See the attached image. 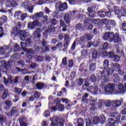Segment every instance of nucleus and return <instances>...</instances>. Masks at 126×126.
Returning a JSON list of instances; mask_svg holds the SVG:
<instances>
[{
  "label": "nucleus",
  "mask_w": 126,
  "mask_h": 126,
  "mask_svg": "<svg viewBox=\"0 0 126 126\" xmlns=\"http://www.w3.org/2000/svg\"><path fill=\"white\" fill-rule=\"evenodd\" d=\"M33 22L34 27L37 26V27H41L42 26V23L39 22L37 20H34Z\"/></svg>",
  "instance_id": "obj_35"
},
{
  "label": "nucleus",
  "mask_w": 126,
  "mask_h": 126,
  "mask_svg": "<svg viewBox=\"0 0 126 126\" xmlns=\"http://www.w3.org/2000/svg\"><path fill=\"white\" fill-rule=\"evenodd\" d=\"M26 17H27V13L23 14L21 15V19L22 21H24Z\"/></svg>",
  "instance_id": "obj_57"
},
{
  "label": "nucleus",
  "mask_w": 126,
  "mask_h": 126,
  "mask_svg": "<svg viewBox=\"0 0 126 126\" xmlns=\"http://www.w3.org/2000/svg\"><path fill=\"white\" fill-rule=\"evenodd\" d=\"M109 23L112 25V26H116V21L113 20H109Z\"/></svg>",
  "instance_id": "obj_64"
},
{
  "label": "nucleus",
  "mask_w": 126,
  "mask_h": 126,
  "mask_svg": "<svg viewBox=\"0 0 126 126\" xmlns=\"http://www.w3.org/2000/svg\"><path fill=\"white\" fill-rule=\"evenodd\" d=\"M103 66L104 69H107L109 67V60L105 59L103 62Z\"/></svg>",
  "instance_id": "obj_24"
},
{
  "label": "nucleus",
  "mask_w": 126,
  "mask_h": 126,
  "mask_svg": "<svg viewBox=\"0 0 126 126\" xmlns=\"http://www.w3.org/2000/svg\"><path fill=\"white\" fill-rule=\"evenodd\" d=\"M111 38H113V32H108L104 34L103 36L104 40H108L111 42Z\"/></svg>",
  "instance_id": "obj_11"
},
{
  "label": "nucleus",
  "mask_w": 126,
  "mask_h": 126,
  "mask_svg": "<svg viewBox=\"0 0 126 126\" xmlns=\"http://www.w3.org/2000/svg\"><path fill=\"white\" fill-rule=\"evenodd\" d=\"M21 46L22 47V49L23 50V51H24L25 52V49H27L26 48V47L27 46V44H26V43L25 44V43L23 42H21Z\"/></svg>",
  "instance_id": "obj_50"
},
{
  "label": "nucleus",
  "mask_w": 126,
  "mask_h": 126,
  "mask_svg": "<svg viewBox=\"0 0 126 126\" xmlns=\"http://www.w3.org/2000/svg\"><path fill=\"white\" fill-rule=\"evenodd\" d=\"M63 38L65 42L63 44V46L66 49H67L68 47V45H69V43H70V38H69V35L66 34L64 35Z\"/></svg>",
  "instance_id": "obj_6"
},
{
  "label": "nucleus",
  "mask_w": 126,
  "mask_h": 126,
  "mask_svg": "<svg viewBox=\"0 0 126 126\" xmlns=\"http://www.w3.org/2000/svg\"><path fill=\"white\" fill-rule=\"evenodd\" d=\"M28 27L29 29H31V30H33V29L35 28V25H34L33 22H29L28 24Z\"/></svg>",
  "instance_id": "obj_25"
},
{
  "label": "nucleus",
  "mask_w": 126,
  "mask_h": 126,
  "mask_svg": "<svg viewBox=\"0 0 126 126\" xmlns=\"http://www.w3.org/2000/svg\"><path fill=\"white\" fill-rule=\"evenodd\" d=\"M114 12H115V14H116L117 15H119L120 14V9L118 8L117 6H114Z\"/></svg>",
  "instance_id": "obj_47"
},
{
  "label": "nucleus",
  "mask_w": 126,
  "mask_h": 126,
  "mask_svg": "<svg viewBox=\"0 0 126 126\" xmlns=\"http://www.w3.org/2000/svg\"><path fill=\"white\" fill-rule=\"evenodd\" d=\"M121 13L122 16H124L126 14V10L124 8H122L121 10Z\"/></svg>",
  "instance_id": "obj_62"
},
{
  "label": "nucleus",
  "mask_w": 126,
  "mask_h": 126,
  "mask_svg": "<svg viewBox=\"0 0 126 126\" xmlns=\"http://www.w3.org/2000/svg\"><path fill=\"white\" fill-rule=\"evenodd\" d=\"M102 23L105 25H107L110 23V20L104 18L101 20Z\"/></svg>",
  "instance_id": "obj_34"
},
{
  "label": "nucleus",
  "mask_w": 126,
  "mask_h": 126,
  "mask_svg": "<svg viewBox=\"0 0 126 126\" xmlns=\"http://www.w3.org/2000/svg\"><path fill=\"white\" fill-rule=\"evenodd\" d=\"M116 86L113 83H109L108 85L105 86L104 90V92L106 94H111L115 91Z\"/></svg>",
  "instance_id": "obj_4"
},
{
  "label": "nucleus",
  "mask_w": 126,
  "mask_h": 126,
  "mask_svg": "<svg viewBox=\"0 0 126 126\" xmlns=\"http://www.w3.org/2000/svg\"><path fill=\"white\" fill-rule=\"evenodd\" d=\"M17 65H20L21 67H23L25 65V63L23 61H19L17 63Z\"/></svg>",
  "instance_id": "obj_36"
},
{
  "label": "nucleus",
  "mask_w": 126,
  "mask_h": 126,
  "mask_svg": "<svg viewBox=\"0 0 126 126\" xmlns=\"http://www.w3.org/2000/svg\"><path fill=\"white\" fill-rule=\"evenodd\" d=\"M98 118L99 123H101V124H103L105 122V121H106V119L105 118V116H104V115H100Z\"/></svg>",
  "instance_id": "obj_30"
},
{
  "label": "nucleus",
  "mask_w": 126,
  "mask_h": 126,
  "mask_svg": "<svg viewBox=\"0 0 126 126\" xmlns=\"http://www.w3.org/2000/svg\"><path fill=\"white\" fill-rule=\"evenodd\" d=\"M118 90L121 93L126 92V82L124 84H119L118 86Z\"/></svg>",
  "instance_id": "obj_10"
},
{
  "label": "nucleus",
  "mask_w": 126,
  "mask_h": 126,
  "mask_svg": "<svg viewBox=\"0 0 126 126\" xmlns=\"http://www.w3.org/2000/svg\"><path fill=\"white\" fill-rule=\"evenodd\" d=\"M7 50H8V46L5 45L3 47L1 46L0 48V54H2V55H4V54L6 53Z\"/></svg>",
  "instance_id": "obj_18"
},
{
  "label": "nucleus",
  "mask_w": 126,
  "mask_h": 126,
  "mask_svg": "<svg viewBox=\"0 0 126 126\" xmlns=\"http://www.w3.org/2000/svg\"><path fill=\"white\" fill-rule=\"evenodd\" d=\"M63 125H64L63 119H60V118L58 117L53 118V121L51 124V126H63Z\"/></svg>",
  "instance_id": "obj_3"
},
{
  "label": "nucleus",
  "mask_w": 126,
  "mask_h": 126,
  "mask_svg": "<svg viewBox=\"0 0 126 126\" xmlns=\"http://www.w3.org/2000/svg\"><path fill=\"white\" fill-rule=\"evenodd\" d=\"M96 69V64L95 63H92L90 66V70L91 71H94Z\"/></svg>",
  "instance_id": "obj_27"
},
{
  "label": "nucleus",
  "mask_w": 126,
  "mask_h": 126,
  "mask_svg": "<svg viewBox=\"0 0 126 126\" xmlns=\"http://www.w3.org/2000/svg\"><path fill=\"white\" fill-rule=\"evenodd\" d=\"M20 59V55L15 54L13 55L11 57V60H19Z\"/></svg>",
  "instance_id": "obj_29"
},
{
  "label": "nucleus",
  "mask_w": 126,
  "mask_h": 126,
  "mask_svg": "<svg viewBox=\"0 0 126 126\" xmlns=\"http://www.w3.org/2000/svg\"><path fill=\"white\" fill-rule=\"evenodd\" d=\"M5 104L6 105V106L4 107V109L5 110H8L11 108V106H12V102H10L9 100H6L5 102Z\"/></svg>",
  "instance_id": "obj_17"
},
{
  "label": "nucleus",
  "mask_w": 126,
  "mask_h": 126,
  "mask_svg": "<svg viewBox=\"0 0 126 126\" xmlns=\"http://www.w3.org/2000/svg\"><path fill=\"white\" fill-rule=\"evenodd\" d=\"M60 22L61 26H62V27H66V25H65V24H64L63 20H60Z\"/></svg>",
  "instance_id": "obj_61"
},
{
  "label": "nucleus",
  "mask_w": 126,
  "mask_h": 126,
  "mask_svg": "<svg viewBox=\"0 0 126 126\" xmlns=\"http://www.w3.org/2000/svg\"><path fill=\"white\" fill-rule=\"evenodd\" d=\"M25 52H27L28 54H32V55H34V54H35V52L32 49H25Z\"/></svg>",
  "instance_id": "obj_33"
},
{
  "label": "nucleus",
  "mask_w": 126,
  "mask_h": 126,
  "mask_svg": "<svg viewBox=\"0 0 126 126\" xmlns=\"http://www.w3.org/2000/svg\"><path fill=\"white\" fill-rule=\"evenodd\" d=\"M6 19H7L6 16H3L0 17V26H1L6 21Z\"/></svg>",
  "instance_id": "obj_20"
},
{
  "label": "nucleus",
  "mask_w": 126,
  "mask_h": 126,
  "mask_svg": "<svg viewBox=\"0 0 126 126\" xmlns=\"http://www.w3.org/2000/svg\"><path fill=\"white\" fill-rule=\"evenodd\" d=\"M36 87L38 90H41L44 87V84L43 83L37 82L36 84Z\"/></svg>",
  "instance_id": "obj_21"
},
{
  "label": "nucleus",
  "mask_w": 126,
  "mask_h": 126,
  "mask_svg": "<svg viewBox=\"0 0 126 126\" xmlns=\"http://www.w3.org/2000/svg\"><path fill=\"white\" fill-rule=\"evenodd\" d=\"M88 11L89 12V16L90 18L93 19V17L95 16V11L93 10V8L92 7H89L88 8Z\"/></svg>",
  "instance_id": "obj_13"
},
{
  "label": "nucleus",
  "mask_w": 126,
  "mask_h": 126,
  "mask_svg": "<svg viewBox=\"0 0 126 126\" xmlns=\"http://www.w3.org/2000/svg\"><path fill=\"white\" fill-rule=\"evenodd\" d=\"M10 115L11 116H14V117H17L18 116V109L16 108V107L14 106L12 108Z\"/></svg>",
  "instance_id": "obj_12"
},
{
  "label": "nucleus",
  "mask_w": 126,
  "mask_h": 126,
  "mask_svg": "<svg viewBox=\"0 0 126 126\" xmlns=\"http://www.w3.org/2000/svg\"><path fill=\"white\" fill-rule=\"evenodd\" d=\"M107 57H110L111 59L114 58L115 57V55L114 54V52L113 51H110L107 53Z\"/></svg>",
  "instance_id": "obj_45"
},
{
  "label": "nucleus",
  "mask_w": 126,
  "mask_h": 126,
  "mask_svg": "<svg viewBox=\"0 0 126 126\" xmlns=\"http://www.w3.org/2000/svg\"><path fill=\"white\" fill-rule=\"evenodd\" d=\"M6 7H11V2L10 0H7V2L6 3Z\"/></svg>",
  "instance_id": "obj_58"
},
{
  "label": "nucleus",
  "mask_w": 126,
  "mask_h": 126,
  "mask_svg": "<svg viewBox=\"0 0 126 126\" xmlns=\"http://www.w3.org/2000/svg\"><path fill=\"white\" fill-rule=\"evenodd\" d=\"M113 67L114 69H121V65L118 63H116L113 64Z\"/></svg>",
  "instance_id": "obj_39"
},
{
  "label": "nucleus",
  "mask_w": 126,
  "mask_h": 126,
  "mask_svg": "<svg viewBox=\"0 0 126 126\" xmlns=\"http://www.w3.org/2000/svg\"><path fill=\"white\" fill-rule=\"evenodd\" d=\"M25 4V7L31 13H32L33 12V6H29L28 5L25 4V2L24 3Z\"/></svg>",
  "instance_id": "obj_23"
},
{
  "label": "nucleus",
  "mask_w": 126,
  "mask_h": 126,
  "mask_svg": "<svg viewBox=\"0 0 126 126\" xmlns=\"http://www.w3.org/2000/svg\"><path fill=\"white\" fill-rule=\"evenodd\" d=\"M98 15L101 18H104L106 16V12L104 11H98Z\"/></svg>",
  "instance_id": "obj_31"
},
{
  "label": "nucleus",
  "mask_w": 126,
  "mask_h": 126,
  "mask_svg": "<svg viewBox=\"0 0 126 126\" xmlns=\"http://www.w3.org/2000/svg\"><path fill=\"white\" fill-rule=\"evenodd\" d=\"M14 91L16 93H17L18 94H20L22 91V89L18 88H15L14 89Z\"/></svg>",
  "instance_id": "obj_51"
},
{
  "label": "nucleus",
  "mask_w": 126,
  "mask_h": 126,
  "mask_svg": "<svg viewBox=\"0 0 126 126\" xmlns=\"http://www.w3.org/2000/svg\"><path fill=\"white\" fill-rule=\"evenodd\" d=\"M96 102H97V98H94L93 99L91 100L90 104L92 106H94L95 104L96 103Z\"/></svg>",
  "instance_id": "obj_43"
},
{
  "label": "nucleus",
  "mask_w": 126,
  "mask_h": 126,
  "mask_svg": "<svg viewBox=\"0 0 126 126\" xmlns=\"http://www.w3.org/2000/svg\"><path fill=\"white\" fill-rule=\"evenodd\" d=\"M64 20L67 23V24H69L70 21H69V15L68 13H66L64 16Z\"/></svg>",
  "instance_id": "obj_22"
},
{
  "label": "nucleus",
  "mask_w": 126,
  "mask_h": 126,
  "mask_svg": "<svg viewBox=\"0 0 126 126\" xmlns=\"http://www.w3.org/2000/svg\"><path fill=\"white\" fill-rule=\"evenodd\" d=\"M114 61L116 62H120V57L118 55H114Z\"/></svg>",
  "instance_id": "obj_60"
},
{
  "label": "nucleus",
  "mask_w": 126,
  "mask_h": 126,
  "mask_svg": "<svg viewBox=\"0 0 126 126\" xmlns=\"http://www.w3.org/2000/svg\"><path fill=\"white\" fill-rule=\"evenodd\" d=\"M49 50L50 48L46 45L43 46L41 48V51H42V52H49Z\"/></svg>",
  "instance_id": "obj_40"
},
{
  "label": "nucleus",
  "mask_w": 126,
  "mask_h": 126,
  "mask_svg": "<svg viewBox=\"0 0 126 126\" xmlns=\"http://www.w3.org/2000/svg\"><path fill=\"white\" fill-rule=\"evenodd\" d=\"M96 76L94 75H91L90 76V80L92 82H95L96 81Z\"/></svg>",
  "instance_id": "obj_48"
},
{
  "label": "nucleus",
  "mask_w": 126,
  "mask_h": 126,
  "mask_svg": "<svg viewBox=\"0 0 126 126\" xmlns=\"http://www.w3.org/2000/svg\"><path fill=\"white\" fill-rule=\"evenodd\" d=\"M43 15H44V12H43L36 13L32 16V19H37L38 17H42Z\"/></svg>",
  "instance_id": "obj_19"
},
{
  "label": "nucleus",
  "mask_w": 126,
  "mask_h": 126,
  "mask_svg": "<svg viewBox=\"0 0 126 126\" xmlns=\"http://www.w3.org/2000/svg\"><path fill=\"white\" fill-rule=\"evenodd\" d=\"M91 19H92L91 18H90V19H88V18H85L84 21L85 23H88L89 24V23L92 22V20H91Z\"/></svg>",
  "instance_id": "obj_53"
},
{
  "label": "nucleus",
  "mask_w": 126,
  "mask_h": 126,
  "mask_svg": "<svg viewBox=\"0 0 126 126\" xmlns=\"http://www.w3.org/2000/svg\"><path fill=\"white\" fill-rule=\"evenodd\" d=\"M113 118H114L116 120L113 118H109L108 119V124L107 126H115L116 125H119L120 122L121 114L118 113H114L112 115Z\"/></svg>",
  "instance_id": "obj_2"
},
{
  "label": "nucleus",
  "mask_w": 126,
  "mask_h": 126,
  "mask_svg": "<svg viewBox=\"0 0 126 126\" xmlns=\"http://www.w3.org/2000/svg\"><path fill=\"white\" fill-rule=\"evenodd\" d=\"M98 106L99 108H101L103 106H105V101L103 100H99V102L98 103Z\"/></svg>",
  "instance_id": "obj_37"
},
{
  "label": "nucleus",
  "mask_w": 126,
  "mask_h": 126,
  "mask_svg": "<svg viewBox=\"0 0 126 126\" xmlns=\"http://www.w3.org/2000/svg\"><path fill=\"white\" fill-rule=\"evenodd\" d=\"M64 110V106L63 105L60 104L58 106V110L59 111H63Z\"/></svg>",
  "instance_id": "obj_55"
},
{
  "label": "nucleus",
  "mask_w": 126,
  "mask_h": 126,
  "mask_svg": "<svg viewBox=\"0 0 126 126\" xmlns=\"http://www.w3.org/2000/svg\"><path fill=\"white\" fill-rule=\"evenodd\" d=\"M112 38L110 40V42H113V43H119L120 42V36L119 35V33H116L114 34V32H112Z\"/></svg>",
  "instance_id": "obj_8"
},
{
  "label": "nucleus",
  "mask_w": 126,
  "mask_h": 126,
  "mask_svg": "<svg viewBox=\"0 0 126 126\" xmlns=\"http://www.w3.org/2000/svg\"><path fill=\"white\" fill-rule=\"evenodd\" d=\"M123 100H113L111 102V106L112 107H120L122 105Z\"/></svg>",
  "instance_id": "obj_14"
},
{
  "label": "nucleus",
  "mask_w": 126,
  "mask_h": 126,
  "mask_svg": "<svg viewBox=\"0 0 126 126\" xmlns=\"http://www.w3.org/2000/svg\"><path fill=\"white\" fill-rule=\"evenodd\" d=\"M94 92H93L92 94H94V95H97L98 94V86H95L94 88Z\"/></svg>",
  "instance_id": "obj_44"
},
{
  "label": "nucleus",
  "mask_w": 126,
  "mask_h": 126,
  "mask_svg": "<svg viewBox=\"0 0 126 126\" xmlns=\"http://www.w3.org/2000/svg\"><path fill=\"white\" fill-rule=\"evenodd\" d=\"M86 37L87 40L89 41L90 40H91L93 38V35L91 34L88 33L86 35Z\"/></svg>",
  "instance_id": "obj_49"
},
{
  "label": "nucleus",
  "mask_w": 126,
  "mask_h": 126,
  "mask_svg": "<svg viewBox=\"0 0 126 126\" xmlns=\"http://www.w3.org/2000/svg\"><path fill=\"white\" fill-rule=\"evenodd\" d=\"M20 29L18 28L17 27H15L13 28L12 33L15 34V35H19L21 41H25L26 37L29 36V33L25 31L22 30L20 31Z\"/></svg>",
  "instance_id": "obj_1"
},
{
  "label": "nucleus",
  "mask_w": 126,
  "mask_h": 126,
  "mask_svg": "<svg viewBox=\"0 0 126 126\" xmlns=\"http://www.w3.org/2000/svg\"><path fill=\"white\" fill-rule=\"evenodd\" d=\"M60 2H57L56 3V6H58L59 11H63L65 9H67V3L64 2L63 4H60Z\"/></svg>",
  "instance_id": "obj_5"
},
{
  "label": "nucleus",
  "mask_w": 126,
  "mask_h": 126,
  "mask_svg": "<svg viewBox=\"0 0 126 126\" xmlns=\"http://www.w3.org/2000/svg\"><path fill=\"white\" fill-rule=\"evenodd\" d=\"M33 96L35 99H38L41 96V93H39V92H35Z\"/></svg>",
  "instance_id": "obj_41"
},
{
  "label": "nucleus",
  "mask_w": 126,
  "mask_h": 126,
  "mask_svg": "<svg viewBox=\"0 0 126 126\" xmlns=\"http://www.w3.org/2000/svg\"><path fill=\"white\" fill-rule=\"evenodd\" d=\"M50 115H51V113H50V111H45L43 114V116L45 118H47V117H49Z\"/></svg>",
  "instance_id": "obj_56"
},
{
  "label": "nucleus",
  "mask_w": 126,
  "mask_h": 126,
  "mask_svg": "<svg viewBox=\"0 0 126 126\" xmlns=\"http://www.w3.org/2000/svg\"><path fill=\"white\" fill-rule=\"evenodd\" d=\"M41 33H42V29L38 28L36 31L33 32L32 35L35 38L40 39L41 38Z\"/></svg>",
  "instance_id": "obj_9"
},
{
  "label": "nucleus",
  "mask_w": 126,
  "mask_h": 126,
  "mask_svg": "<svg viewBox=\"0 0 126 126\" xmlns=\"http://www.w3.org/2000/svg\"><path fill=\"white\" fill-rule=\"evenodd\" d=\"M86 122L87 126H93V125L91 124V122H90V119L89 118H87Z\"/></svg>",
  "instance_id": "obj_52"
},
{
  "label": "nucleus",
  "mask_w": 126,
  "mask_h": 126,
  "mask_svg": "<svg viewBox=\"0 0 126 126\" xmlns=\"http://www.w3.org/2000/svg\"><path fill=\"white\" fill-rule=\"evenodd\" d=\"M114 73V69L112 68H109L108 69L107 71L105 69H104L103 71L101 72V74L102 76H106V75H112Z\"/></svg>",
  "instance_id": "obj_7"
},
{
  "label": "nucleus",
  "mask_w": 126,
  "mask_h": 126,
  "mask_svg": "<svg viewBox=\"0 0 126 126\" xmlns=\"http://www.w3.org/2000/svg\"><path fill=\"white\" fill-rule=\"evenodd\" d=\"M102 55L103 58H107V57H108V53L106 51H103Z\"/></svg>",
  "instance_id": "obj_63"
},
{
  "label": "nucleus",
  "mask_w": 126,
  "mask_h": 126,
  "mask_svg": "<svg viewBox=\"0 0 126 126\" xmlns=\"http://www.w3.org/2000/svg\"><path fill=\"white\" fill-rule=\"evenodd\" d=\"M93 123L94 125H98L100 122L99 121V118L97 117H94V118Z\"/></svg>",
  "instance_id": "obj_38"
},
{
  "label": "nucleus",
  "mask_w": 126,
  "mask_h": 126,
  "mask_svg": "<svg viewBox=\"0 0 126 126\" xmlns=\"http://www.w3.org/2000/svg\"><path fill=\"white\" fill-rule=\"evenodd\" d=\"M4 121H5V117L3 116V115L0 114V122L1 123H4Z\"/></svg>",
  "instance_id": "obj_54"
},
{
  "label": "nucleus",
  "mask_w": 126,
  "mask_h": 126,
  "mask_svg": "<svg viewBox=\"0 0 126 126\" xmlns=\"http://www.w3.org/2000/svg\"><path fill=\"white\" fill-rule=\"evenodd\" d=\"M31 67L33 69H35L36 67H37V63H32L31 64Z\"/></svg>",
  "instance_id": "obj_59"
},
{
  "label": "nucleus",
  "mask_w": 126,
  "mask_h": 126,
  "mask_svg": "<svg viewBox=\"0 0 126 126\" xmlns=\"http://www.w3.org/2000/svg\"><path fill=\"white\" fill-rule=\"evenodd\" d=\"M20 50V47H19V45L17 44V43H15L14 44V51L17 52L18 51H19Z\"/></svg>",
  "instance_id": "obj_46"
},
{
  "label": "nucleus",
  "mask_w": 126,
  "mask_h": 126,
  "mask_svg": "<svg viewBox=\"0 0 126 126\" xmlns=\"http://www.w3.org/2000/svg\"><path fill=\"white\" fill-rule=\"evenodd\" d=\"M22 12L21 11H16L14 14L15 18H19V17L21 15Z\"/></svg>",
  "instance_id": "obj_32"
},
{
  "label": "nucleus",
  "mask_w": 126,
  "mask_h": 126,
  "mask_svg": "<svg viewBox=\"0 0 126 126\" xmlns=\"http://www.w3.org/2000/svg\"><path fill=\"white\" fill-rule=\"evenodd\" d=\"M98 57V52L97 51L94 50L92 54V58L93 59H96Z\"/></svg>",
  "instance_id": "obj_42"
},
{
  "label": "nucleus",
  "mask_w": 126,
  "mask_h": 126,
  "mask_svg": "<svg viewBox=\"0 0 126 126\" xmlns=\"http://www.w3.org/2000/svg\"><path fill=\"white\" fill-rule=\"evenodd\" d=\"M89 96V94H88L86 93L83 96L82 101V102H84V103H87L88 102V100H87V97Z\"/></svg>",
  "instance_id": "obj_26"
},
{
  "label": "nucleus",
  "mask_w": 126,
  "mask_h": 126,
  "mask_svg": "<svg viewBox=\"0 0 126 126\" xmlns=\"http://www.w3.org/2000/svg\"><path fill=\"white\" fill-rule=\"evenodd\" d=\"M53 32H55V27H54V26L49 25L48 26V29L45 32L44 34L48 35V33L50 34V33H53Z\"/></svg>",
  "instance_id": "obj_16"
},
{
  "label": "nucleus",
  "mask_w": 126,
  "mask_h": 126,
  "mask_svg": "<svg viewBox=\"0 0 126 126\" xmlns=\"http://www.w3.org/2000/svg\"><path fill=\"white\" fill-rule=\"evenodd\" d=\"M0 66H3L5 69L9 68V63H6L4 60L0 61Z\"/></svg>",
  "instance_id": "obj_15"
},
{
  "label": "nucleus",
  "mask_w": 126,
  "mask_h": 126,
  "mask_svg": "<svg viewBox=\"0 0 126 126\" xmlns=\"http://www.w3.org/2000/svg\"><path fill=\"white\" fill-rule=\"evenodd\" d=\"M77 125L78 126H84V123L83 122V120L81 118H79L77 120Z\"/></svg>",
  "instance_id": "obj_28"
}]
</instances>
